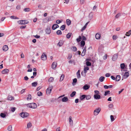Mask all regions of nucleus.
I'll list each match as a JSON object with an SVG mask.
<instances>
[{
    "mask_svg": "<svg viewBox=\"0 0 131 131\" xmlns=\"http://www.w3.org/2000/svg\"><path fill=\"white\" fill-rule=\"evenodd\" d=\"M84 0H80V3L81 4H83L84 3Z\"/></svg>",
    "mask_w": 131,
    "mask_h": 131,
    "instance_id": "62",
    "label": "nucleus"
},
{
    "mask_svg": "<svg viewBox=\"0 0 131 131\" xmlns=\"http://www.w3.org/2000/svg\"><path fill=\"white\" fill-rule=\"evenodd\" d=\"M130 30H129L127 32H126L125 35L128 36H130V35H131V32Z\"/></svg>",
    "mask_w": 131,
    "mask_h": 131,
    "instance_id": "34",
    "label": "nucleus"
},
{
    "mask_svg": "<svg viewBox=\"0 0 131 131\" xmlns=\"http://www.w3.org/2000/svg\"><path fill=\"white\" fill-rule=\"evenodd\" d=\"M49 21L52 20L54 19V17L52 16L47 17Z\"/></svg>",
    "mask_w": 131,
    "mask_h": 131,
    "instance_id": "20",
    "label": "nucleus"
},
{
    "mask_svg": "<svg viewBox=\"0 0 131 131\" xmlns=\"http://www.w3.org/2000/svg\"><path fill=\"white\" fill-rule=\"evenodd\" d=\"M120 67L122 69H124L125 67V64L124 63L121 64L120 65Z\"/></svg>",
    "mask_w": 131,
    "mask_h": 131,
    "instance_id": "36",
    "label": "nucleus"
},
{
    "mask_svg": "<svg viewBox=\"0 0 131 131\" xmlns=\"http://www.w3.org/2000/svg\"><path fill=\"white\" fill-rule=\"evenodd\" d=\"M38 84V83L37 82H34L33 83H32L31 84L32 86L36 87V86Z\"/></svg>",
    "mask_w": 131,
    "mask_h": 131,
    "instance_id": "29",
    "label": "nucleus"
},
{
    "mask_svg": "<svg viewBox=\"0 0 131 131\" xmlns=\"http://www.w3.org/2000/svg\"><path fill=\"white\" fill-rule=\"evenodd\" d=\"M82 39V38L80 36H79V37L76 39V40L77 42H80L81 40Z\"/></svg>",
    "mask_w": 131,
    "mask_h": 131,
    "instance_id": "33",
    "label": "nucleus"
},
{
    "mask_svg": "<svg viewBox=\"0 0 131 131\" xmlns=\"http://www.w3.org/2000/svg\"><path fill=\"white\" fill-rule=\"evenodd\" d=\"M64 75L63 74L61 76V77L60 79V81L61 82L64 79Z\"/></svg>",
    "mask_w": 131,
    "mask_h": 131,
    "instance_id": "32",
    "label": "nucleus"
},
{
    "mask_svg": "<svg viewBox=\"0 0 131 131\" xmlns=\"http://www.w3.org/2000/svg\"><path fill=\"white\" fill-rule=\"evenodd\" d=\"M7 100H9L11 101L14 99V97L11 95H8L7 98Z\"/></svg>",
    "mask_w": 131,
    "mask_h": 131,
    "instance_id": "18",
    "label": "nucleus"
},
{
    "mask_svg": "<svg viewBox=\"0 0 131 131\" xmlns=\"http://www.w3.org/2000/svg\"><path fill=\"white\" fill-rule=\"evenodd\" d=\"M121 15L120 13H118L115 16V17L116 18H118V17L119 16H121Z\"/></svg>",
    "mask_w": 131,
    "mask_h": 131,
    "instance_id": "45",
    "label": "nucleus"
},
{
    "mask_svg": "<svg viewBox=\"0 0 131 131\" xmlns=\"http://www.w3.org/2000/svg\"><path fill=\"white\" fill-rule=\"evenodd\" d=\"M80 70H79L78 72L77 73V75L78 79L80 78L81 77V75L80 73Z\"/></svg>",
    "mask_w": 131,
    "mask_h": 131,
    "instance_id": "22",
    "label": "nucleus"
},
{
    "mask_svg": "<svg viewBox=\"0 0 131 131\" xmlns=\"http://www.w3.org/2000/svg\"><path fill=\"white\" fill-rule=\"evenodd\" d=\"M64 42V41L63 40H60L57 44V46L61 47L62 46Z\"/></svg>",
    "mask_w": 131,
    "mask_h": 131,
    "instance_id": "10",
    "label": "nucleus"
},
{
    "mask_svg": "<svg viewBox=\"0 0 131 131\" xmlns=\"http://www.w3.org/2000/svg\"><path fill=\"white\" fill-rule=\"evenodd\" d=\"M8 48L7 46L6 45H4L3 48V50L5 51H7L8 49Z\"/></svg>",
    "mask_w": 131,
    "mask_h": 131,
    "instance_id": "19",
    "label": "nucleus"
},
{
    "mask_svg": "<svg viewBox=\"0 0 131 131\" xmlns=\"http://www.w3.org/2000/svg\"><path fill=\"white\" fill-rule=\"evenodd\" d=\"M37 95L38 96L42 95V93L40 91L38 92L37 93Z\"/></svg>",
    "mask_w": 131,
    "mask_h": 131,
    "instance_id": "49",
    "label": "nucleus"
},
{
    "mask_svg": "<svg viewBox=\"0 0 131 131\" xmlns=\"http://www.w3.org/2000/svg\"><path fill=\"white\" fill-rule=\"evenodd\" d=\"M9 72V70L7 69H6L3 70L2 72V74H5L8 73Z\"/></svg>",
    "mask_w": 131,
    "mask_h": 131,
    "instance_id": "11",
    "label": "nucleus"
},
{
    "mask_svg": "<svg viewBox=\"0 0 131 131\" xmlns=\"http://www.w3.org/2000/svg\"><path fill=\"white\" fill-rule=\"evenodd\" d=\"M89 17H90L91 19L93 17V15L92 13H90L89 15Z\"/></svg>",
    "mask_w": 131,
    "mask_h": 131,
    "instance_id": "59",
    "label": "nucleus"
},
{
    "mask_svg": "<svg viewBox=\"0 0 131 131\" xmlns=\"http://www.w3.org/2000/svg\"><path fill=\"white\" fill-rule=\"evenodd\" d=\"M101 34L100 33H97L95 35L96 39H100L101 37Z\"/></svg>",
    "mask_w": 131,
    "mask_h": 131,
    "instance_id": "17",
    "label": "nucleus"
},
{
    "mask_svg": "<svg viewBox=\"0 0 131 131\" xmlns=\"http://www.w3.org/2000/svg\"><path fill=\"white\" fill-rule=\"evenodd\" d=\"M71 21L69 19H67L66 20V23L68 25H70L71 24Z\"/></svg>",
    "mask_w": 131,
    "mask_h": 131,
    "instance_id": "28",
    "label": "nucleus"
},
{
    "mask_svg": "<svg viewBox=\"0 0 131 131\" xmlns=\"http://www.w3.org/2000/svg\"><path fill=\"white\" fill-rule=\"evenodd\" d=\"M1 116L3 118H5L6 116V114L5 113H1L0 114Z\"/></svg>",
    "mask_w": 131,
    "mask_h": 131,
    "instance_id": "40",
    "label": "nucleus"
},
{
    "mask_svg": "<svg viewBox=\"0 0 131 131\" xmlns=\"http://www.w3.org/2000/svg\"><path fill=\"white\" fill-rule=\"evenodd\" d=\"M32 126L31 124V123H29L27 124V128H29L31 127Z\"/></svg>",
    "mask_w": 131,
    "mask_h": 131,
    "instance_id": "53",
    "label": "nucleus"
},
{
    "mask_svg": "<svg viewBox=\"0 0 131 131\" xmlns=\"http://www.w3.org/2000/svg\"><path fill=\"white\" fill-rule=\"evenodd\" d=\"M82 41H84V40H86V37L84 36H83L82 37Z\"/></svg>",
    "mask_w": 131,
    "mask_h": 131,
    "instance_id": "56",
    "label": "nucleus"
},
{
    "mask_svg": "<svg viewBox=\"0 0 131 131\" xmlns=\"http://www.w3.org/2000/svg\"><path fill=\"white\" fill-rule=\"evenodd\" d=\"M59 27L58 25L57 24H54L52 26V28L53 30H54Z\"/></svg>",
    "mask_w": 131,
    "mask_h": 131,
    "instance_id": "12",
    "label": "nucleus"
},
{
    "mask_svg": "<svg viewBox=\"0 0 131 131\" xmlns=\"http://www.w3.org/2000/svg\"><path fill=\"white\" fill-rule=\"evenodd\" d=\"M28 78L27 76H26L24 77V79L26 81L27 80H28Z\"/></svg>",
    "mask_w": 131,
    "mask_h": 131,
    "instance_id": "64",
    "label": "nucleus"
},
{
    "mask_svg": "<svg viewBox=\"0 0 131 131\" xmlns=\"http://www.w3.org/2000/svg\"><path fill=\"white\" fill-rule=\"evenodd\" d=\"M110 118L111 122H113L115 120L114 118V117L112 115H111Z\"/></svg>",
    "mask_w": 131,
    "mask_h": 131,
    "instance_id": "50",
    "label": "nucleus"
},
{
    "mask_svg": "<svg viewBox=\"0 0 131 131\" xmlns=\"http://www.w3.org/2000/svg\"><path fill=\"white\" fill-rule=\"evenodd\" d=\"M31 99V96L30 94H29L28 96V97L27 98V100H30Z\"/></svg>",
    "mask_w": 131,
    "mask_h": 131,
    "instance_id": "39",
    "label": "nucleus"
},
{
    "mask_svg": "<svg viewBox=\"0 0 131 131\" xmlns=\"http://www.w3.org/2000/svg\"><path fill=\"white\" fill-rule=\"evenodd\" d=\"M77 81V79L76 78H75L73 80V83H76Z\"/></svg>",
    "mask_w": 131,
    "mask_h": 131,
    "instance_id": "57",
    "label": "nucleus"
},
{
    "mask_svg": "<svg viewBox=\"0 0 131 131\" xmlns=\"http://www.w3.org/2000/svg\"><path fill=\"white\" fill-rule=\"evenodd\" d=\"M66 25H63L61 26L60 28V29L62 30H64L66 28Z\"/></svg>",
    "mask_w": 131,
    "mask_h": 131,
    "instance_id": "27",
    "label": "nucleus"
},
{
    "mask_svg": "<svg viewBox=\"0 0 131 131\" xmlns=\"http://www.w3.org/2000/svg\"><path fill=\"white\" fill-rule=\"evenodd\" d=\"M10 18L11 19H18V17H15V16H11L10 17Z\"/></svg>",
    "mask_w": 131,
    "mask_h": 131,
    "instance_id": "46",
    "label": "nucleus"
},
{
    "mask_svg": "<svg viewBox=\"0 0 131 131\" xmlns=\"http://www.w3.org/2000/svg\"><path fill=\"white\" fill-rule=\"evenodd\" d=\"M90 87V86L87 84H85L83 87V89L85 90H86L89 89Z\"/></svg>",
    "mask_w": 131,
    "mask_h": 131,
    "instance_id": "6",
    "label": "nucleus"
},
{
    "mask_svg": "<svg viewBox=\"0 0 131 131\" xmlns=\"http://www.w3.org/2000/svg\"><path fill=\"white\" fill-rule=\"evenodd\" d=\"M89 70V68L88 67H84V73L86 74L87 72V71Z\"/></svg>",
    "mask_w": 131,
    "mask_h": 131,
    "instance_id": "26",
    "label": "nucleus"
},
{
    "mask_svg": "<svg viewBox=\"0 0 131 131\" xmlns=\"http://www.w3.org/2000/svg\"><path fill=\"white\" fill-rule=\"evenodd\" d=\"M17 23L20 24H25L28 23V21L25 20H21L18 21Z\"/></svg>",
    "mask_w": 131,
    "mask_h": 131,
    "instance_id": "3",
    "label": "nucleus"
},
{
    "mask_svg": "<svg viewBox=\"0 0 131 131\" xmlns=\"http://www.w3.org/2000/svg\"><path fill=\"white\" fill-rule=\"evenodd\" d=\"M111 75V74L110 73H107L105 74V76L106 77H109Z\"/></svg>",
    "mask_w": 131,
    "mask_h": 131,
    "instance_id": "63",
    "label": "nucleus"
},
{
    "mask_svg": "<svg viewBox=\"0 0 131 131\" xmlns=\"http://www.w3.org/2000/svg\"><path fill=\"white\" fill-rule=\"evenodd\" d=\"M53 80V78L52 77H50L48 80V81L49 82H52Z\"/></svg>",
    "mask_w": 131,
    "mask_h": 131,
    "instance_id": "44",
    "label": "nucleus"
},
{
    "mask_svg": "<svg viewBox=\"0 0 131 131\" xmlns=\"http://www.w3.org/2000/svg\"><path fill=\"white\" fill-rule=\"evenodd\" d=\"M110 91L109 90L105 91V92L104 95L106 96L108 94H110Z\"/></svg>",
    "mask_w": 131,
    "mask_h": 131,
    "instance_id": "42",
    "label": "nucleus"
},
{
    "mask_svg": "<svg viewBox=\"0 0 131 131\" xmlns=\"http://www.w3.org/2000/svg\"><path fill=\"white\" fill-rule=\"evenodd\" d=\"M86 95L83 94L81 95L80 96V99L81 101H82L84 100L86 98Z\"/></svg>",
    "mask_w": 131,
    "mask_h": 131,
    "instance_id": "16",
    "label": "nucleus"
},
{
    "mask_svg": "<svg viewBox=\"0 0 131 131\" xmlns=\"http://www.w3.org/2000/svg\"><path fill=\"white\" fill-rule=\"evenodd\" d=\"M56 33L58 35H61L62 34L61 31L60 30H58L56 32Z\"/></svg>",
    "mask_w": 131,
    "mask_h": 131,
    "instance_id": "41",
    "label": "nucleus"
},
{
    "mask_svg": "<svg viewBox=\"0 0 131 131\" xmlns=\"http://www.w3.org/2000/svg\"><path fill=\"white\" fill-rule=\"evenodd\" d=\"M121 79V77L119 75H117L115 78L116 81H119Z\"/></svg>",
    "mask_w": 131,
    "mask_h": 131,
    "instance_id": "25",
    "label": "nucleus"
},
{
    "mask_svg": "<svg viewBox=\"0 0 131 131\" xmlns=\"http://www.w3.org/2000/svg\"><path fill=\"white\" fill-rule=\"evenodd\" d=\"M72 55L71 54H68V57L67 58L68 59H70L72 58Z\"/></svg>",
    "mask_w": 131,
    "mask_h": 131,
    "instance_id": "52",
    "label": "nucleus"
},
{
    "mask_svg": "<svg viewBox=\"0 0 131 131\" xmlns=\"http://www.w3.org/2000/svg\"><path fill=\"white\" fill-rule=\"evenodd\" d=\"M12 126L11 125L9 126L7 128V129L9 131H11L12 130Z\"/></svg>",
    "mask_w": 131,
    "mask_h": 131,
    "instance_id": "51",
    "label": "nucleus"
},
{
    "mask_svg": "<svg viewBox=\"0 0 131 131\" xmlns=\"http://www.w3.org/2000/svg\"><path fill=\"white\" fill-rule=\"evenodd\" d=\"M73 50L74 51H75L77 50V48L76 47H73Z\"/></svg>",
    "mask_w": 131,
    "mask_h": 131,
    "instance_id": "60",
    "label": "nucleus"
},
{
    "mask_svg": "<svg viewBox=\"0 0 131 131\" xmlns=\"http://www.w3.org/2000/svg\"><path fill=\"white\" fill-rule=\"evenodd\" d=\"M113 106V105L112 104H110L108 105V107L109 108H112Z\"/></svg>",
    "mask_w": 131,
    "mask_h": 131,
    "instance_id": "54",
    "label": "nucleus"
},
{
    "mask_svg": "<svg viewBox=\"0 0 131 131\" xmlns=\"http://www.w3.org/2000/svg\"><path fill=\"white\" fill-rule=\"evenodd\" d=\"M45 31L47 34H50L51 32L50 28V27L47 28L46 29Z\"/></svg>",
    "mask_w": 131,
    "mask_h": 131,
    "instance_id": "9",
    "label": "nucleus"
},
{
    "mask_svg": "<svg viewBox=\"0 0 131 131\" xmlns=\"http://www.w3.org/2000/svg\"><path fill=\"white\" fill-rule=\"evenodd\" d=\"M72 34V33H69L68 34H67L66 35V37L68 38H69L70 37H71Z\"/></svg>",
    "mask_w": 131,
    "mask_h": 131,
    "instance_id": "31",
    "label": "nucleus"
},
{
    "mask_svg": "<svg viewBox=\"0 0 131 131\" xmlns=\"http://www.w3.org/2000/svg\"><path fill=\"white\" fill-rule=\"evenodd\" d=\"M61 22V21L59 20H56V23L57 24H59Z\"/></svg>",
    "mask_w": 131,
    "mask_h": 131,
    "instance_id": "61",
    "label": "nucleus"
},
{
    "mask_svg": "<svg viewBox=\"0 0 131 131\" xmlns=\"http://www.w3.org/2000/svg\"><path fill=\"white\" fill-rule=\"evenodd\" d=\"M48 20V17H47L44 18L43 19V21L45 23H47L49 21Z\"/></svg>",
    "mask_w": 131,
    "mask_h": 131,
    "instance_id": "43",
    "label": "nucleus"
},
{
    "mask_svg": "<svg viewBox=\"0 0 131 131\" xmlns=\"http://www.w3.org/2000/svg\"><path fill=\"white\" fill-rule=\"evenodd\" d=\"M57 63H56L55 62H53L52 64L51 67L52 69H55L57 67Z\"/></svg>",
    "mask_w": 131,
    "mask_h": 131,
    "instance_id": "14",
    "label": "nucleus"
},
{
    "mask_svg": "<svg viewBox=\"0 0 131 131\" xmlns=\"http://www.w3.org/2000/svg\"><path fill=\"white\" fill-rule=\"evenodd\" d=\"M76 93V92L75 91H73L70 94V96L71 97H73L75 95Z\"/></svg>",
    "mask_w": 131,
    "mask_h": 131,
    "instance_id": "38",
    "label": "nucleus"
},
{
    "mask_svg": "<svg viewBox=\"0 0 131 131\" xmlns=\"http://www.w3.org/2000/svg\"><path fill=\"white\" fill-rule=\"evenodd\" d=\"M69 121L70 125H72L73 124V121L72 119V117L71 116H70L69 117Z\"/></svg>",
    "mask_w": 131,
    "mask_h": 131,
    "instance_id": "21",
    "label": "nucleus"
},
{
    "mask_svg": "<svg viewBox=\"0 0 131 131\" xmlns=\"http://www.w3.org/2000/svg\"><path fill=\"white\" fill-rule=\"evenodd\" d=\"M101 110L100 108H98L96 109L94 111V114L95 115H97L99 113Z\"/></svg>",
    "mask_w": 131,
    "mask_h": 131,
    "instance_id": "4",
    "label": "nucleus"
},
{
    "mask_svg": "<svg viewBox=\"0 0 131 131\" xmlns=\"http://www.w3.org/2000/svg\"><path fill=\"white\" fill-rule=\"evenodd\" d=\"M30 10V9L29 8H27L24 9V10L25 12H29Z\"/></svg>",
    "mask_w": 131,
    "mask_h": 131,
    "instance_id": "47",
    "label": "nucleus"
},
{
    "mask_svg": "<svg viewBox=\"0 0 131 131\" xmlns=\"http://www.w3.org/2000/svg\"><path fill=\"white\" fill-rule=\"evenodd\" d=\"M91 98V96L90 95H86V100H89Z\"/></svg>",
    "mask_w": 131,
    "mask_h": 131,
    "instance_id": "37",
    "label": "nucleus"
},
{
    "mask_svg": "<svg viewBox=\"0 0 131 131\" xmlns=\"http://www.w3.org/2000/svg\"><path fill=\"white\" fill-rule=\"evenodd\" d=\"M68 99L67 97H64L62 100V101L63 102H66L68 101Z\"/></svg>",
    "mask_w": 131,
    "mask_h": 131,
    "instance_id": "24",
    "label": "nucleus"
},
{
    "mask_svg": "<svg viewBox=\"0 0 131 131\" xmlns=\"http://www.w3.org/2000/svg\"><path fill=\"white\" fill-rule=\"evenodd\" d=\"M101 96L98 94H95L94 95V98L96 100H99L100 99Z\"/></svg>",
    "mask_w": 131,
    "mask_h": 131,
    "instance_id": "8",
    "label": "nucleus"
},
{
    "mask_svg": "<svg viewBox=\"0 0 131 131\" xmlns=\"http://www.w3.org/2000/svg\"><path fill=\"white\" fill-rule=\"evenodd\" d=\"M41 59L43 60H46L47 59V55L44 53H43L41 57Z\"/></svg>",
    "mask_w": 131,
    "mask_h": 131,
    "instance_id": "7",
    "label": "nucleus"
},
{
    "mask_svg": "<svg viewBox=\"0 0 131 131\" xmlns=\"http://www.w3.org/2000/svg\"><path fill=\"white\" fill-rule=\"evenodd\" d=\"M68 62L69 63H73L74 65H75V62L74 60H70Z\"/></svg>",
    "mask_w": 131,
    "mask_h": 131,
    "instance_id": "30",
    "label": "nucleus"
},
{
    "mask_svg": "<svg viewBox=\"0 0 131 131\" xmlns=\"http://www.w3.org/2000/svg\"><path fill=\"white\" fill-rule=\"evenodd\" d=\"M104 78H105L104 77H103L102 76V77H101L99 79L100 81L101 82H103L104 81Z\"/></svg>",
    "mask_w": 131,
    "mask_h": 131,
    "instance_id": "35",
    "label": "nucleus"
},
{
    "mask_svg": "<svg viewBox=\"0 0 131 131\" xmlns=\"http://www.w3.org/2000/svg\"><path fill=\"white\" fill-rule=\"evenodd\" d=\"M53 88L52 86H49L46 90V92L47 94H49L51 93L52 90Z\"/></svg>",
    "mask_w": 131,
    "mask_h": 131,
    "instance_id": "5",
    "label": "nucleus"
},
{
    "mask_svg": "<svg viewBox=\"0 0 131 131\" xmlns=\"http://www.w3.org/2000/svg\"><path fill=\"white\" fill-rule=\"evenodd\" d=\"M85 44V42L84 41H82L81 42L80 46L83 48Z\"/></svg>",
    "mask_w": 131,
    "mask_h": 131,
    "instance_id": "23",
    "label": "nucleus"
},
{
    "mask_svg": "<svg viewBox=\"0 0 131 131\" xmlns=\"http://www.w3.org/2000/svg\"><path fill=\"white\" fill-rule=\"evenodd\" d=\"M27 107L32 108L35 109L37 107V105L36 103H32L25 104Z\"/></svg>",
    "mask_w": 131,
    "mask_h": 131,
    "instance_id": "1",
    "label": "nucleus"
},
{
    "mask_svg": "<svg viewBox=\"0 0 131 131\" xmlns=\"http://www.w3.org/2000/svg\"><path fill=\"white\" fill-rule=\"evenodd\" d=\"M118 58V55L117 54H115L113 56L112 58V60L114 61H115Z\"/></svg>",
    "mask_w": 131,
    "mask_h": 131,
    "instance_id": "13",
    "label": "nucleus"
},
{
    "mask_svg": "<svg viewBox=\"0 0 131 131\" xmlns=\"http://www.w3.org/2000/svg\"><path fill=\"white\" fill-rule=\"evenodd\" d=\"M112 38L114 40H115L117 38V37L116 36L114 35L113 36Z\"/></svg>",
    "mask_w": 131,
    "mask_h": 131,
    "instance_id": "58",
    "label": "nucleus"
},
{
    "mask_svg": "<svg viewBox=\"0 0 131 131\" xmlns=\"http://www.w3.org/2000/svg\"><path fill=\"white\" fill-rule=\"evenodd\" d=\"M128 72H125L124 75L123 76V78L124 79L127 78L129 76V73Z\"/></svg>",
    "mask_w": 131,
    "mask_h": 131,
    "instance_id": "15",
    "label": "nucleus"
},
{
    "mask_svg": "<svg viewBox=\"0 0 131 131\" xmlns=\"http://www.w3.org/2000/svg\"><path fill=\"white\" fill-rule=\"evenodd\" d=\"M16 109V108L15 107H12L11 108V111L12 112H14Z\"/></svg>",
    "mask_w": 131,
    "mask_h": 131,
    "instance_id": "55",
    "label": "nucleus"
},
{
    "mask_svg": "<svg viewBox=\"0 0 131 131\" xmlns=\"http://www.w3.org/2000/svg\"><path fill=\"white\" fill-rule=\"evenodd\" d=\"M86 64L87 66H91V63L90 62L88 61L86 62Z\"/></svg>",
    "mask_w": 131,
    "mask_h": 131,
    "instance_id": "48",
    "label": "nucleus"
},
{
    "mask_svg": "<svg viewBox=\"0 0 131 131\" xmlns=\"http://www.w3.org/2000/svg\"><path fill=\"white\" fill-rule=\"evenodd\" d=\"M20 116L23 118H25L29 115V114L26 112H23L20 115Z\"/></svg>",
    "mask_w": 131,
    "mask_h": 131,
    "instance_id": "2",
    "label": "nucleus"
}]
</instances>
